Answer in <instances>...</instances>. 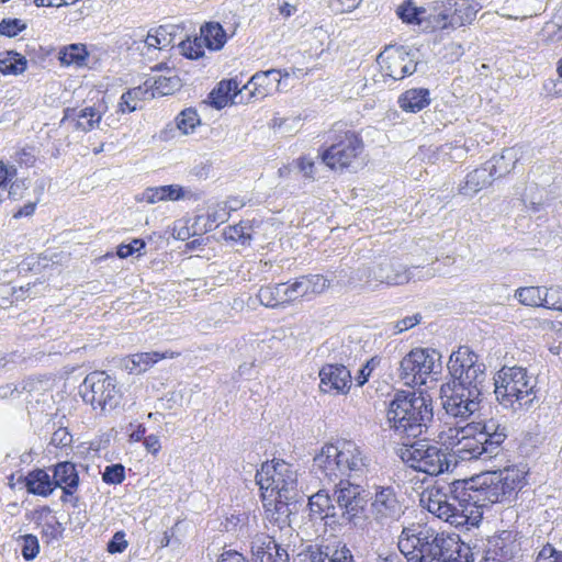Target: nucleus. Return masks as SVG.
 <instances>
[{
    "instance_id": "nucleus-55",
    "label": "nucleus",
    "mask_w": 562,
    "mask_h": 562,
    "mask_svg": "<svg viewBox=\"0 0 562 562\" xmlns=\"http://www.w3.org/2000/svg\"><path fill=\"white\" fill-rule=\"evenodd\" d=\"M72 441V436L67 428H58L55 430L50 438V443L55 447H68Z\"/></svg>"
},
{
    "instance_id": "nucleus-29",
    "label": "nucleus",
    "mask_w": 562,
    "mask_h": 562,
    "mask_svg": "<svg viewBox=\"0 0 562 562\" xmlns=\"http://www.w3.org/2000/svg\"><path fill=\"white\" fill-rule=\"evenodd\" d=\"M176 356L172 351H151V352H139L131 355L124 359L123 367L130 373H142L151 368L159 360L173 358Z\"/></svg>"
},
{
    "instance_id": "nucleus-22",
    "label": "nucleus",
    "mask_w": 562,
    "mask_h": 562,
    "mask_svg": "<svg viewBox=\"0 0 562 562\" xmlns=\"http://www.w3.org/2000/svg\"><path fill=\"white\" fill-rule=\"evenodd\" d=\"M371 507L375 519L381 522L398 519L403 513L402 505L392 486H378Z\"/></svg>"
},
{
    "instance_id": "nucleus-38",
    "label": "nucleus",
    "mask_w": 562,
    "mask_h": 562,
    "mask_svg": "<svg viewBox=\"0 0 562 562\" xmlns=\"http://www.w3.org/2000/svg\"><path fill=\"white\" fill-rule=\"evenodd\" d=\"M282 286H283V283H279L273 288H270V286L260 288L256 295V299L252 301V304L255 303V301H257L259 304H261L266 307H276L278 305H282V304L286 303V301L283 300L284 289H281Z\"/></svg>"
},
{
    "instance_id": "nucleus-30",
    "label": "nucleus",
    "mask_w": 562,
    "mask_h": 562,
    "mask_svg": "<svg viewBox=\"0 0 562 562\" xmlns=\"http://www.w3.org/2000/svg\"><path fill=\"white\" fill-rule=\"evenodd\" d=\"M278 82V72L268 70L257 72L248 80V98L260 100L266 98Z\"/></svg>"
},
{
    "instance_id": "nucleus-26",
    "label": "nucleus",
    "mask_w": 562,
    "mask_h": 562,
    "mask_svg": "<svg viewBox=\"0 0 562 562\" xmlns=\"http://www.w3.org/2000/svg\"><path fill=\"white\" fill-rule=\"evenodd\" d=\"M101 117V112L93 106H87L81 110L67 108L64 111L61 123L70 124L77 131L89 132L99 125Z\"/></svg>"
},
{
    "instance_id": "nucleus-63",
    "label": "nucleus",
    "mask_w": 562,
    "mask_h": 562,
    "mask_svg": "<svg viewBox=\"0 0 562 562\" xmlns=\"http://www.w3.org/2000/svg\"><path fill=\"white\" fill-rule=\"evenodd\" d=\"M44 532L46 535H50L54 538H58L63 532L61 524L56 519L53 524L47 522L44 527Z\"/></svg>"
},
{
    "instance_id": "nucleus-13",
    "label": "nucleus",
    "mask_w": 562,
    "mask_h": 562,
    "mask_svg": "<svg viewBox=\"0 0 562 562\" xmlns=\"http://www.w3.org/2000/svg\"><path fill=\"white\" fill-rule=\"evenodd\" d=\"M80 394L93 409L100 408L102 412L114 409L122 397L115 379L104 371L89 373L80 385Z\"/></svg>"
},
{
    "instance_id": "nucleus-24",
    "label": "nucleus",
    "mask_w": 562,
    "mask_h": 562,
    "mask_svg": "<svg viewBox=\"0 0 562 562\" xmlns=\"http://www.w3.org/2000/svg\"><path fill=\"white\" fill-rule=\"evenodd\" d=\"M252 562H289V553L271 537L257 535L251 541Z\"/></svg>"
},
{
    "instance_id": "nucleus-53",
    "label": "nucleus",
    "mask_w": 562,
    "mask_h": 562,
    "mask_svg": "<svg viewBox=\"0 0 562 562\" xmlns=\"http://www.w3.org/2000/svg\"><path fill=\"white\" fill-rule=\"evenodd\" d=\"M536 562H562V551L548 543L538 553Z\"/></svg>"
},
{
    "instance_id": "nucleus-51",
    "label": "nucleus",
    "mask_w": 562,
    "mask_h": 562,
    "mask_svg": "<svg viewBox=\"0 0 562 562\" xmlns=\"http://www.w3.org/2000/svg\"><path fill=\"white\" fill-rule=\"evenodd\" d=\"M25 29V24L19 19H8L0 22V35L13 37Z\"/></svg>"
},
{
    "instance_id": "nucleus-15",
    "label": "nucleus",
    "mask_w": 562,
    "mask_h": 562,
    "mask_svg": "<svg viewBox=\"0 0 562 562\" xmlns=\"http://www.w3.org/2000/svg\"><path fill=\"white\" fill-rule=\"evenodd\" d=\"M331 495L349 524L358 526L363 520L367 499L361 485L340 479Z\"/></svg>"
},
{
    "instance_id": "nucleus-21",
    "label": "nucleus",
    "mask_w": 562,
    "mask_h": 562,
    "mask_svg": "<svg viewBox=\"0 0 562 562\" xmlns=\"http://www.w3.org/2000/svg\"><path fill=\"white\" fill-rule=\"evenodd\" d=\"M319 389L324 393L331 391L337 394H347L352 385L350 370L344 364L328 363L319 371Z\"/></svg>"
},
{
    "instance_id": "nucleus-57",
    "label": "nucleus",
    "mask_w": 562,
    "mask_h": 562,
    "mask_svg": "<svg viewBox=\"0 0 562 562\" xmlns=\"http://www.w3.org/2000/svg\"><path fill=\"white\" fill-rule=\"evenodd\" d=\"M245 235H246V226L243 225L241 222L236 225L228 226L224 231V236L228 240H234V241L243 240L244 241Z\"/></svg>"
},
{
    "instance_id": "nucleus-54",
    "label": "nucleus",
    "mask_w": 562,
    "mask_h": 562,
    "mask_svg": "<svg viewBox=\"0 0 562 562\" xmlns=\"http://www.w3.org/2000/svg\"><path fill=\"white\" fill-rule=\"evenodd\" d=\"M146 244L143 239H133L130 244H122L117 247L116 255L120 258H126L135 252H139L145 248Z\"/></svg>"
},
{
    "instance_id": "nucleus-60",
    "label": "nucleus",
    "mask_w": 562,
    "mask_h": 562,
    "mask_svg": "<svg viewBox=\"0 0 562 562\" xmlns=\"http://www.w3.org/2000/svg\"><path fill=\"white\" fill-rule=\"evenodd\" d=\"M373 361L374 360L371 359L359 370L358 374L355 378L356 384L358 386H363L368 382L369 376L373 370Z\"/></svg>"
},
{
    "instance_id": "nucleus-10",
    "label": "nucleus",
    "mask_w": 562,
    "mask_h": 562,
    "mask_svg": "<svg viewBox=\"0 0 562 562\" xmlns=\"http://www.w3.org/2000/svg\"><path fill=\"white\" fill-rule=\"evenodd\" d=\"M330 145L321 154L322 161L333 170H344L362 153L359 135L342 123L333 125L328 133Z\"/></svg>"
},
{
    "instance_id": "nucleus-46",
    "label": "nucleus",
    "mask_w": 562,
    "mask_h": 562,
    "mask_svg": "<svg viewBox=\"0 0 562 562\" xmlns=\"http://www.w3.org/2000/svg\"><path fill=\"white\" fill-rule=\"evenodd\" d=\"M300 120V116L274 117L272 120V127L283 135L291 134L297 131Z\"/></svg>"
},
{
    "instance_id": "nucleus-14",
    "label": "nucleus",
    "mask_w": 562,
    "mask_h": 562,
    "mask_svg": "<svg viewBox=\"0 0 562 562\" xmlns=\"http://www.w3.org/2000/svg\"><path fill=\"white\" fill-rule=\"evenodd\" d=\"M516 158V151L513 148H506L501 156H494L486 161L481 168H477L465 178V182L460 187L459 192L463 195H473L483 188L490 186L495 178H501L510 172L508 166L502 167L501 162L505 159L513 160Z\"/></svg>"
},
{
    "instance_id": "nucleus-56",
    "label": "nucleus",
    "mask_w": 562,
    "mask_h": 562,
    "mask_svg": "<svg viewBox=\"0 0 562 562\" xmlns=\"http://www.w3.org/2000/svg\"><path fill=\"white\" fill-rule=\"evenodd\" d=\"M9 189L7 191V198L12 200H19L23 196V192L27 189L26 182L23 179H15L9 182Z\"/></svg>"
},
{
    "instance_id": "nucleus-62",
    "label": "nucleus",
    "mask_w": 562,
    "mask_h": 562,
    "mask_svg": "<svg viewBox=\"0 0 562 562\" xmlns=\"http://www.w3.org/2000/svg\"><path fill=\"white\" fill-rule=\"evenodd\" d=\"M144 446L146 450L153 454H156L161 448L159 438L155 435L147 436L144 439Z\"/></svg>"
},
{
    "instance_id": "nucleus-19",
    "label": "nucleus",
    "mask_w": 562,
    "mask_h": 562,
    "mask_svg": "<svg viewBox=\"0 0 562 562\" xmlns=\"http://www.w3.org/2000/svg\"><path fill=\"white\" fill-rule=\"evenodd\" d=\"M520 550L517 533L503 530L497 536L488 539L484 562H512Z\"/></svg>"
},
{
    "instance_id": "nucleus-18",
    "label": "nucleus",
    "mask_w": 562,
    "mask_h": 562,
    "mask_svg": "<svg viewBox=\"0 0 562 562\" xmlns=\"http://www.w3.org/2000/svg\"><path fill=\"white\" fill-rule=\"evenodd\" d=\"M340 467L342 476L359 477L370 467V458L367 452L351 440H339Z\"/></svg>"
},
{
    "instance_id": "nucleus-45",
    "label": "nucleus",
    "mask_w": 562,
    "mask_h": 562,
    "mask_svg": "<svg viewBox=\"0 0 562 562\" xmlns=\"http://www.w3.org/2000/svg\"><path fill=\"white\" fill-rule=\"evenodd\" d=\"M307 294L323 293L330 284L329 280L321 274L303 276Z\"/></svg>"
},
{
    "instance_id": "nucleus-1",
    "label": "nucleus",
    "mask_w": 562,
    "mask_h": 562,
    "mask_svg": "<svg viewBox=\"0 0 562 562\" xmlns=\"http://www.w3.org/2000/svg\"><path fill=\"white\" fill-rule=\"evenodd\" d=\"M451 380L440 387L442 408L458 423L470 420L480 411L487 382L486 367L469 347L452 352L448 361Z\"/></svg>"
},
{
    "instance_id": "nucleus-59",
    "label": "nucleus",
    "mask_w": 562,
    "mask_h": 562,
    "mask_svg": "<svg viewBox=\"0 0 562 562\" xmlns=\"http://www.w3.org/2000/svg\"><path fill=\"white\" fill-rule=\"evenodd\" d=\"M422 319L420 314H415L413 316H406L403 319L395 323L394 328L396 329V333L405 331L409 328H413L417 324H419Z\"/></svg>"
},
{
    "instance_id": "nucleus-61",
    "label": "nucleus",
    "mask_w": 562,
    "mask_h": 562,
    "mask_svg": "<svg viewBox=\"0 0 562 562\" xmlns=\"http://www.w3.org/2000/svg\"><path fill=\"white\" fill-rule=\"evenodd\" d=\"M299 170L303 173L306 178H313L314 177V168L315 164L312 159L303 157L297 159L296 161Z\"/></svg>"
},
{
    "instance_id": "nucleus-4",
    "label": "nucleus",
    "mask_w": 562,
    "mask_h": 562,
    "mask_svg": "<svg viewBox=\"0 0 562 562\" xmlns=\"http://www.w3.org/2000/svg\"><path fill=\"white\" fill-rule=\"evenodd\" d=\"M255 480L261 492L260 496L266 510L277 514L276 520L284 516L290 525V516L296 509L301 498L297 471L294 465L283 460L266 461L257 471Z\"/></svg>"
},
{
    "instance_id": "nucleus-50",
    "label": "nucleus",
    "mask_w": 562,
    "mask_h": 562,
    "mask_svg": "<svg viewBox=\"0 0 562 562\" xmlns=\"http://www.w3.org/2000/svg\"><path fill=\"white\" fill-rule=\"evenodd\" d=\"M125 477L124 467L122 464L108 465L102 474V479L109 484H120Z\"/></svg>"
},
{
    "instance_id": "nucleus-27",
    "label": "nucleus",
    "mask_w": 562,
    "mask_h": 562,
    "mask_svg": "<svg viewBox=\"0 0 562 562\" xmlns=\"http://www.w3.org/2000/svg\"><path fill=\"white\" fill-rule=\"evenodd\" d=\"M54 488L60 487L64 496L63 502H67L66 496H71L79 485V475L76 465L69 461L59 462L53 470Z\"/></svg>"
},
{
    "instance_id": "nucleus-52",
    "label": "nucleus",
    "mask_w": 562,
    "mask_h": 562,
    "mask_svg": "<svg viewBox=\"0 0 562 562\" xmlns=\"http://www.w3.org/2000/svg\"><path fill=\"white\" fill-rule=\"evenodd\" d=\"M16 177V168L13 166H7L2 160H0V201H3L2 192L8 188L9 182H11Z\"/></svg>"
},
{
    "instance_id": "nucleus-17",
    "label": "nucleus",
    "mask_w": 562,
    "mask_h": 562,
    "mask_svg": "<svg viewBox=\"0 0 562 562\" xmlns=\"http://www.w3.org/2000/svg\"><path fill=\"white\" fill-rule=\"evenodd\" d=\"M308 507L312 516L319 518L331 529L349 524L334 496L325 490H319L308 497Z\"/></svg>"
},
{
    "instance_id": "nucleus-43",
    "label": "nucleus",
    "mask_w": 562,
    "mask_h": 562,
    "mask_svg": "<svg viewBox=\"0 0 562 562\" xmlns=\"http://www.w3.org/2000/svg\"><path fill=\"white\" fill-rule=\"evenodd\" d=\"M145 91L140 88H133L124 92L121 97L119 108L122 113L133 112L137 109V102L142 99Z\"/></svg>"
},
{
    "instance_id": "nucleus-12",
    "label": "nucleus",
    "mask_w": 562,
    "mask_h": 562,
    "mask_svg": "<svg viewBox=\"0 0 562 562\" xmlns=\"http://www.w3.org/2000/svg\"><path fill=\"white\" fill-rule=\"evenodd\" d=\"M441 355L435 349L414 348L400 362V378L409 386L426 384L429 376L441 372Z\"/></svg>"
},
{
    "instance_id": "nucleus-64",
    "label": "nucleus",
    "mask_w": 562,
    "mask_h": 562,
    "mask_svg": "<svg viewBox=\"0 0 562 562\" xmlns=\"http://www.w3.org/2000/svg\"><path fill=\"white\" fill-rule=\"evenodd\" d=\"M244 555L236 551H226L221 555L218 562H244Z\"/></svg>"
},
{
    "instance_id": "nucleus-44",
    "label": "nucleus",
    "mask_w": 562,
    "mask_h": 562,
    "mask_svg": "<svg viewBox=\"0 0 562 562\" xmlns=\"http://www.w3.org/2000/svg\"><path fill=\"white\" fill-rule=\"evenodd\" d=\"M281 289H284V291H283V294H284L283 300H285L286 303L293 302V301H295V300H297L300 297L308 295L307 294V290H306V283L304 281L303 277L300 278V279H296L291 284L283 283V286Z\"/></svg>"
},
{
    "instance_id": "nucleus-32",
    "label": "nucleus",
    "mask_w": 562,
    "mask_h": 562,
    "mask_svg": "<svg viewBox=\"0 0 562 562\" xmlns=\"http://www.w3.org/2000/svg\"><path fill=\"white\" fill-rule=\"evenodd\" d=\"M184 198V190L178 184L147 188L139 201L155 204L161 201H178Z\"/></svg>"
},
{
    "instance_id": "nucleus-20",
    "label": "nucleus",
    "mask_w": 562,
    "mask_h": 562,
    "mask_svg": "<svg viewBox=\"0 0 562 562\" xmlns=\"http://www.w3.org/2000/svg\"><path fill=\"white\" fill-rule=\"evenodd\" d=\"M479 4L469 0H451L448 7L438 14V23L442 29H457L470 24L479 12Z\"/></svg>"
},
{
    "instance_id": "nucleus-7",
    "label": "nucleus",
    "mask_w": 562,
    "mask_h": 562,
    "mask_svg": "<svg viewBox=\"0 0 562 562\" xmlns=\"http://www.w3.org/2000/svg\"><path fill=\"white\" fill-rule=\"evenodd\" d=\"M536 379L521 367H503L494 376V393L504 408L514 413L529 409L536 395Z\"/></svg>"
},
{
    "instance_id": "nucleus-31",
    "label": "nucleus",
    "mask_w": 562,
    "mask_h": 562,
    "mask_svg": "<svg viewBox=\"0 0 562 562\" xmlns=\"http://www.w3.org/2000/svg\"><path fill=\"white\" fill-rule=\"evenodd\" d=\"M397 102L403 111L417 113L429 105L430 93L426 88H412L403 92Z\"/></svg>"
},
{
    "instance_id": "nucleus-23",
    "label": "nucleus",
    "mask_w": 562,
    "mask_h": 562,
    "mask_svg": "<svg viewBox=\"0 0 562 562\" xmlns=\"http://www.w3.org/2000/svg\"><path fill=\"white\" fill-rule=\"evenodd\" d=\"M339 440L335 443L325 445L319 453L314 457L313 468L330 481L342 476L340 467Z\"/></svg>"
},
{
    "instance_id": "nucleus-6",
    "label": "nucleus",
    "mask_w": 562,
    "mask_h": 562,
    "mask_svg": "<svg viewBox=\"0 0 562 562\" xmlns=\"http://www.w3.org/2000/svg\"><path fill=\"white\" fill-rule=\"evenodd\" d=\"M458 435L461 437L454 443V453L462 460L496 457L507 438L506 427L494 419L468 423L457 431Z\"/></svg>"
},
{
    "instance_id": "nucleus-2",
    "label": "nucleus",
    "mask_w": 562,
    "mask_h": 562,
    "mask_svg": "<svg viewBox=\"0 0 562 562\" xmlns=\"http://www.w3.org/2000/svg\"><path fill=\"white\" fill-rule=\"evenodd\" d=\"M398 550L407 562H473L469 547H463L456 535L412 525L402 530Z\"/></svg>"
},
{
    "instance_id": "nucleus-9",
    "label": "nucleus",
    "mask_w": 562,
    "mask_h": 562,
    "mask_svg": "<svg viewBox=\"0 0 562 562\" xmlns=\"http://www.w3.org/2000/svg\"><path fill=\"white\" fill-rule=\"evenodd\" d=\"M432 277L430 269L425 274L418 267L406 268L401 262L383 257L369 266H361L352 272V282H362L368 289L374 290L379 284L401 285L412 280Z\"/></svg>"
},
{
    "instance_id": "nucleus-3",
    "label": "nucleus",
    "mask_w": 562,
    "mask_h": 562,
    "mask_svg": "<svg viewBox=\"0 0 562 562\" xmlns=\"http://www.w3.org/2000/svg\"><path fill=\"white\" fill-rule=\"evenodd\" d=\"M522 479V473L518 469L505 468L482 473L470 481L456 480L451 483L436 484L430 488L441 490L448 503L492 505L508 499L521 487Z\"/></svg>"
},
{
    "instance_id": "nucleus-36",
    "label": "nucleus",
    "mask_w": 562,
    "mask_h": 562,
    "mask_svg": "<svg viewBox=\"0 0 562 562\" xmlns=\"http://www.w3.org/2000/svg\"><path fill=\"white\" fill-rule=\"evenodd\" d=\"M546 290L543 286H522L516 290L515 297L526 306L546 307Z\"/></svg>"
},
{
    "instance_id": "nucleus-49",
    "label": "nucleus",
    "mask_w": 562,
    "mask_h": 562,
    "mask_svg": "<svg viewBox=\"0 0 562 562\" xmlns=\"http://www.w3.org/2000/svg\"><path fill=\"white\" fill-rule=\"evenodd\" d=\"M546 295V308L562 312V286L547 288Z\"/></svg>"
},
{
    "instance_id": "nucleus-48",
    "label": "nucleus",
    "mask_w": 562,
    "mask_h": 562,
    "mask_svg": "<svg viewBox=\"0 0 562 562\" xmlns=\"http://www.w3.org/2000/svg\"><path fill=\"white\" fill-rule=\"evenodd\" d=\"M180 47L183 56L190 59H199L204 55L202 38L181 42Z\"/></svg>"
},
{
    "instance_id": "nucleus-25",
    "label": "nucleus",
    "mask_w": 562,
    "mask_h": 562,
    "mask_svg": "<svg viewBox=\"0 0 562 562\" xmlns=\"http://www.w3.org/2000/svg\"><path fill=\"white\" fill-rule=\"evenodd\" d=\"M246 85L240 86L236 78L222 80L209 94V102L213 108L222 109L232 104L243 102V90Z\"/></svg>"
},
{
    "instance_id": "nucleus-41",
    "label": "nucleus",
    "mask_w": 562,
    "mask_h": 562,
    "mask_svg": "<svg viewBox=\"0 0 562 562\" xmlns=\"http://www.w3.org/2000/svg\"><path fill=\"white\" fill-rule=\"evenodd\" d=\"M396 13L405 23L420 24L423 21L422 15L426 13V10L423 7L414 5L412 0H407L397 8Z\"/></svg>"
},
{
    "instance_id": "nucleus-34",
    "label": "nucleus",
    "mask_w": 562,
    "mask_h": 562,
    "mask_svg": "<svg viewBox=\"0 0 562 562\" xmlns=\"http://www.w3.org/2000/svg\"><path fill=\"white\" fill-rule=\"evenodd\" d=\"M24 481L27 492L34 495L46 497L55 490L53 479L43 469H36L29 472L24 477Z\"/></svg>"
},
{
    "instance_id": "nucleus-16",
    "label": "nucleus",
    "mask_w": 562,
    "mask_h": 562,
    "mask_svg": "<svg viewBox=\"0 0 562 562\" xmlns=\"http://www.w3.org/2000/svg\"><path fill=\"white\" fill-rule=\"evenodd\" d=\"M378 64L384 76L393 80H400L412 75L417 69L415 54L405 47H386L379 56Z\"/></svg>"
},
{
    "instance_id": "nucleus-37",
    "label": "nucleus",
    "mask_w": 562,
    "mask_h": 562,
    "mask_svg": "<svg viewBox=\"0 0 562 562\" xmlns=\"http://www.w3.org/2000/svg\"><path fill=\"white\" fill-rule=\"evenodd\" d=\"M26 69V59L16 52L0 53V72L3 75H19Z\"/></svg>"
},
{
    "instance_id": "nucleus-33",
    "label": "nucleus",
    "mask_w": 562,
    "mask_h": 562,
    "mask_svg": "<svg viewBox=\"0 0 562 562\" xmlns=\"http://www.w3.org/2000/svg\"><path fill=\"white\" fill-rule=\"evenodd\" d=\"M145 86L153 89V95H169L180 89L181 80L173 70L168 69L166 74H157L147 79Z\"/></svg>"
},
{
    "instance_id": "nucleus-28",
    "label": "nucleus",
    "mask_w": 562,
    "mask_h": 562,
    "mask_svg": "<svg viewBox=\"0 0 562 562\" xmlns=\"http://www.w3.org/2000/svg\"><path fill=\"white\" fill-rule=\"evenodd\" d=\"M311 562H356L349 547L341 541L322 544L311 552Z\"/></svg>"
},
{
    "instance_id": "nucleus-42",
    "label": "nucleus",
    "mask_w": 562,
    "mask_h": 562,
    "mask_svg": "<svg viewBox=\"0 0 562 562\" xmlns=\"http://www.w3.org/2000/svg\"><path fill=\"white\" fill-rule=\"evenodd\" d=\"M170 35L171 33L168 32L167 26H159L158 29L148 32L145 38V45L148 48H165L171 44Z\"/></svg>"
},
{
    "instance_id": "nucleus-39",
    "label": "nucleus",
    "mask_w": 562,
    "mask_h": 562,
    "mask_svg": "<svg viewBox=\"0 0 562 562\" xmlns=\"http://www.w3.org/2000/svg\"><path fill=\"white\" fill-rule=\"evenodd\" d=\"M88 57L87 48L83 44H71L59 52V60L63 65L82 66Z\"/></svg>"
},
{
    "instance_id": "nucleus-5",
    "label": "nucleus",
    "mask_w": 562,
    "mask_h": 562,
    "mask_svg": "<svg viewBox=\"0 0 562 562\" xmlns=\"http://www.w3.org/2000/svg\"><path fill=\"white\" fill-rule=\"evenodd\" d=\"M432 404L429 396L414 391H398L386 411V426L400 440L419 437L432 420Z\"/></svg>"
},
{
    "instance_id": "nucleus-35",
    "label": "nucleus",
    "mask_w": 562,
    "mask_h": 562,
    "mask_svg": "<svg viewBox=\"0 0 562 562\" xmlns=\"http://www.w3.org/2000/svg\"><path fill=\"white\" fill-rule=\"evenodd\" d=\"M202 43L212 50L221 49L226 42V34L220 23H206L201 27Z\"/></svg>"
},
{
    "instance_id": "nucleus-47",
    "label": "nucleus",
    "mask_w": 562,
    "mask_h": 562,
    "mask_svg": "<svg viewBox=\"0 0 562 562\" xmlns=\"http://www.w3.org/2000/svg\"><path fill=\"white\" fill-rule=\"evenodd\" d=\"M22 540V557L26 561H31L36 558L40 552V543L36 536L24 535L21 537Z\"/></svg>"
},
{
    "instance_id": "nucleus-11",
    "label": "nucleus",
    "mask_w": 562,
    "mask_h": 562,
    "mask_svg": "<svg viewBox=\"0 0 562 562\" xmlns=\"http://www.w3.org/2000/svg\"><path fill=\"white\" fill-rule=\"evenodd\" d=\"M401 459L415 471L436 476L449 470L450 461L447 450L426 440L412 443L403 442Z\"/></svg>"
},
{
    "instance_id": "nucleus-40",
    "label": "nucleus",
    "mask_w": 562,
    "mask_h": 562,
    "mask_svg": "<svg viewBox=\"0 0 562 562\" xmlns=\"http://www.w3.org/2000/svg\"><path fill=\"white\" fill-rule=\"evenodd\" d=\"M176 124L182 135H189L201 124V120L195 109L188 108L178 114Z\"/></svg>"
},
{
    "instance_id": "nucleus-58",
    "label": "nucleus",
    "mask_w": 562,
    "mask_h": 562,
    "mask_svg": "<svg viewBox=\"0 0 562 562\" xmlns=\"http://www.w3.org/2000/svg\"><path fill=\"white\" fill-rule=\"evenodd\" d=\"M124 537L123 532H116L113 536V539L108 543V551L111 553L123 552L127 547V541Z\"/></svg>"
},
{
    "instance_id": "nucleus-8",
    "label": "nucleus",
    "mask_w": 562,
    "mask_h": 562,
    "mask_svg": "<svg viewBox=\"0 0 562 562\" xmlns=\"http://www.w3.org/2000/svg\"><path fill=\"white\" fill-rule=\"evenodd\" d=\"M419 502L429 513L456 527H477L483 517V508L490 506L470 502L448 503L447 496L438 488H426Z\"/></svg>"
}]
</instances>
